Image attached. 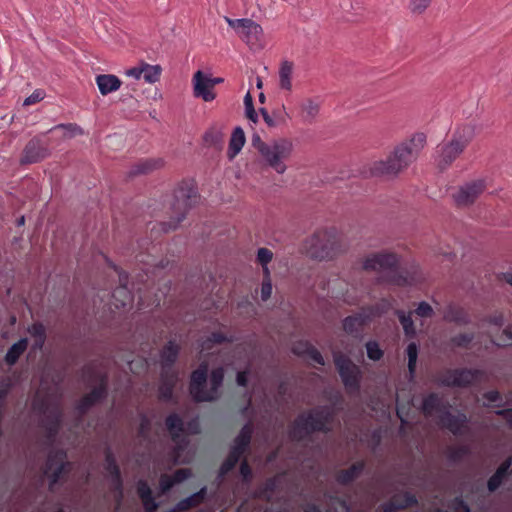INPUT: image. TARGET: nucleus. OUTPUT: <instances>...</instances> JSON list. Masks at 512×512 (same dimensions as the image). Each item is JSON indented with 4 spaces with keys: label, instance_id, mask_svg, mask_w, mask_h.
<instances>
[{
    "label": "nucleus",
    "instance_id": "nucleus-47",
    "mask_svg": "<svg viewBox=\"0 0 512 512\" xmlns=\"http://www.w3.org/2000/svg\"><path fill=\"white\" fill-rule=\"evenodd\" d=\"M415 313L420 318H430L433 315V309L428 303L421 302L416 308Z\"/></svg>",
    "mask_w": 512,
    "mask_h": 512
},
{
    "label": "nucleus",
    "instance_id": "nucleus-52",
    "mask_svg": "<svg viewBox=\"0 0 512 512\" xmlns=\"http://www.w3.org/2000/svg\"><path fill=\"white\" fill-rule=\"evenodd\" d=\"M272 293V285L269 279V275H266V279L262 283L261 287V299L266 301L270 298Z\"/></svg>",
    "mask_w": 512,
    "mask_h": 512
},
{
    "label": "nucleus",
    "instance_id": "nucleus-36",
    "mask_svg": "<svg viewBox=\"0 0 512 512\" xmlns=\"http://www.w3.org/2000/svg\"><path fill=\"white\" fill-rule=\"evenodd\" d=\"M57 129H62L65 131V136L67 137H74L76 135H81L83 134V129L78 126L77 124L75 123H67V124H64V123H61V124H58L56 126H54L53 128H51L49 131H47V133L53 131V130H57Z\"/></svg>",
    "mask_w": 512,
    "mask_h": 512
},
{
    "label": "nucleus",
    "instance_id": "nucleus-29",
    "mask_svg": "<svg viewBox=\"0 0 512 512\" xmlns=\"http://www.w3.org/2000/svg\"><path fill=\"white\" fill-rule=\"evenodd\" d=\"M203 141L205 145L221 150L224 143V134L221 130L212 127L205 132Z\"/></svg>",
    "mask_w": 512,
    "mask_h": 512
},
{
    "label": "nucleus",
    "instance_id": "nucleus-33",
    "mask_svg": "<svg viewBox=\"0 0 512 512\" xmlns=\"http://www.w3.org/2000/svg\"><path fill=\"white\" fill-rule=\"evenodd\" d=\"M241 456V454H237V452L230 449L227 458L220 466L218 478H223L225 475H227L236 466Z\"/></svg>",
    "mask_w": 512,
    "mask_h": 512
},
{
    "label": "nucleus",
    "instance_id": "nucleus-30",
    "mask_svg": "<svg viewBox=\"0 0 512 512\" xmlns=\"http://www.w3.org/2000/svg\"><path fill=\"white\" fill-rule=\"evenodd\" d=\"M233 341H234V338L232 336L228 337L221 332H213L206 339L202 340L200 346H201L202 350H210L215 345H220L224 342H233Z\"/></svg>",
    "mask_w": 512,
    "mask_h": 512
},
{
    "label": "nucleus",
    "instance_id": "nucleus-45",
    "mask_svg": "<svg viewBox=\"0 0 512 512\" xmlns=\"http://www.w3.org/2000/svg\"><path fill=\"white\" fill-rule=\"evenodd\" d=\"M439 405V399L435 395L428 396L423 402V410L425 414L431 415L433 410Z\"/></svg>",
    "mask_w": 512,
    "mask_h": 512
},
{
    "label": "nucleus",
    "instance_id": "nucleus-16",
    "mask_svg": "<svg viewBox=\"0 0 512 512\" xmlns=\"http://www.w3.org/2000/svg\"><path fill=\"white\" fill-rule=\"evenodd\" d=\"M165 427L171 437V440L179 447H181V444H187V440L183 436L185 432V423L180 415L177 413L169 414L165 419Z\"/></svg>",
    "mask_w": 512,
    "mask_h": 512
},
{
    "label": "nucleus",
    "instance_id": "nucleus-64",
    "mask_svg": "<svg viewBox=\"0 0 512 512\" xmlns=\"http://www.w3.org/2000/svg\"><path fill=\"white\" fill-rule=\"evenodd\" d=\"M207 495V488L202 487L198 492L194 493V496L196 497L197 502L199 505L204 502Z\"/></svg>",
    "mask_w": 512,
    "mask_h": 512
},
{
    "label": "nucleus",
    "instance_id": "nucleus-63",
    "mask_svg": "<svg viewBox=\"0 0 512 512\" xmlns=\"http://www.w3.org/2000/svg\"><path fill=\"white\" fill-rule=\"evenodd\" d=\"M259 111L262 114L263 119L268 126H270V127L276 126L275 120L269 115V113L267 112V110L265 108H260Z\"/></svg>",
    "mask_w": 512,
    "mask_h": 512
},
{
    "label": "nucleus",
    "instance_id": "nucleus-46",
    "mask_svg": "<svg viewBox=\"0 0 512 512\" xmlns=\"http://www.w3.org/2000/svg\"><path fill=\"white\" fill-rule=\"evenodd\" d=\"M45 97V92L41 89H36L31 95H29L27 98H25L23 105L29 106L36 104L43 100Z\"/></svg>",
    "mask_w": 512,
    "mask_h": 512
},
{
    "label": "nucleus",
    "instance_id": "nucleus-13",
    "mask_svg": "<svg viewBox=\"0 0 512 512\" xmlns=\"http://www.w3.org/2000/svg\"><path fill=\"white\" fill-rule=\"evenodd\" d=\"M334 359L345 386L348 388H356L360 375L358 367L353 364L350 359L339 353H335Z\"/></svg>",
    "mask_w": 512,
    "mask_h": 512
},
{
    "label": "nucleus",
    "instance_id": "nucleus-26",
    "mask_svg": "<svg viewBox=\"0 0 512 512\" xmlns=\"http://www.w3.org/2000/svg\"><path fill=\"white\" fill-rule=\"evenodd\" d=\"M319 112L320 103L315 100L307 99L300 105L299 116L303 122L311 123L319 115Z\"/></svg>",
    "mask_w": 512,
    "mask_h": 512
},
{
    "label": "nucleus",
    "instance_id": "nucleus-15",
    "mask_svg": "<svg viewBox=\"0 0 512 512\" xmlns=\"http://www.w3.org/2000/svg\"><path fill=\"white\" fill-rule=\"evenodd\" d=\"M96 378L99 380L98 386L86 394L77 405V410L81 415L106 396V376L99 372L96 374Z\"/></svg>",
    "mask_w": 512,
    "mask_h": 512
},
{
    "label": "nucleus",
    "instance_id": "nucleus-48",
    "mask_svg": "<svg viewBox=\"0 0 512 512\" xmlns=\"http://www.w3.org/2000/svg\"><path fill=\"white\" fill-rule=\"evenodd\" d=\"M432 0H411L410 6L414 13L424 12L430 5Z\"/></svg>",
    "mask_w": 512,
    "mask_h": 512
},
{
    "label": "nucleus",
    "instance_id": "nucleus-38",
    "mask_svg": "<svg viewBox=\"0 0 512 512\" xmlns=\"http://www.w3.org/2000/svg\"><path fill=\"white\" fill-rule=\"evenodd\" d=\"M199 503L196 500L194 494L190 495L187 498L180 500L172 509V512H184L191 508L198 506Z\"/></svg>",
    "mask_w": 512,
    "mask_h": 512
},
{
    "label": "nucleus",
    "instance_id": "nucleus-50",
    "mask_svg": "<svg viewBox=\"0 0 512 512\" xmlns=\"http://www.w3.org/2000/svg\"><path fill=\"white\" fill-rule=\"evenodd\" d=\"M191 471L187 468L178 469L174 472V474L171 476L173 478V481L175 484L181 483L184 480H186L188 477H190Z\"/></svg>",
    "mask_w": 512,
    "mask_h": 512
},
{
    "label": "nucleus",
    "instance_id": "nucleus-17",
    "mask_svg": "<svg viewBox=\"0 0 512 512\" xmlns=\"http://www.w3.org/2000/svg\"><path fill=\"white\" fill-rule=\"evenodd\" d=\"M193 95L197 98H202L205 102L213 101L216 94L213 92L212 86H210L209 77H207L202 71L198 70L193 75Z\"/></svg>",
    "mask_w": 512,
    "mask_h": 512
},
{
    "label": "nucleus",
    "instance_id": "nucleus-22",
    "mask_svg": "<svg viewBox=\"0 0 512 512\" xmlns=\"http://www.w3.org/2000/svg\"><path fill=\"white\" fill-rule=\"evenodd\" d=\"M253 434V426L252 424L246 423L239 434L234 439L233 445L231 446V450L237 452V454L243 455L250 446L251 439Z\"/></svg>",
    "mask_w": 512,
    "mask_h": 512
},
{
    "label": "nucleus",
    "instance_id": "nucleus-1",
    "mask_svg": "<svg viewBox=\"0 0 512 512\" xmlns=\"http://www.w3.org/2000/svg\"><path fill=\"white\" fill-rule=\"evenodd\" d=\"M426 144V136L416 133L395 147L386 160H378L370 164L372 176L396 175L407 168L417 157Z\"/></svg>",
    "mask_w": 512,
    "mask_h": 512
},
{
    "label": "nucleus",
    "instance_id": "nucleus-53",
    "mask_svg": "<svg viewBox=\"0 0 512 512\" xmlns=\"http://www.w3.org/2000/svg\"><path fill=\"white\" fill-rule=\"evenodd\" d=\"M306 353L309 359H311L312 361L319 365H324V359L322 355L315 348L308 346L306 349Z\"/></svg>",
    "mask_w": 512,
    "mask_h": 512
},
{
    "label": "nucleus",
    "instance_id": "nucleus-5",
    "mask_svg": "<svg viewBox=\"0 0 512 512\" xmlns=\"http://www.w3.org/2000/svg\"><path fill=\"white\" fill-rule=\"evenodd\" d=\"M198 195L193 187H180L174 192L171 203L170 221L162 223L164 232L175 230L186 217L187 212L196 204Z\"/></svg>",
    "mask_w": 512,
    "mask_h": 512
},
{
    "label": "nucleus",
    "instance_id": "nucleus-39",
    "mask_svg": "<svg viewBox=\"0 0 512 512\" xmlns=\"http://www.w3.org/2000/svg\"><path fill=\"white\" fill-rule=\"evenodd\" d=\"M273 253L268 248H259L257 252V261L262 265L265 275H269L267 264L272 260Z\"/></svg>",
    "mask_w": 512,
    "mask_h": 512
},
{
    "label": "nucleus",
    "instance_id": "nucleus-57",
    "mask_svg": "<svg viewBox=\"0 0 512 512\" xmlns=\"http://www.w3.org/2000/svg\"><path fill=\"white\" fill-rule=\"evenodd\" d=\"M145 512H156L158 509V503L155 501L153 495L142 500Z\"/></svg>",
    "mask_w": 512,
    "mask_h": 512
},
{
    "label": "nucleus",
    "instance_id": "nucleus-41",
    "mask_svg": "<svg viewBox=\"0 0 512 512\" xmlns=\"http://www.w3.org/2000/svg\"><path fill=\"white\" fill-rule=\"evenodd\" d=\"M365 320H366V317H363L362 315L347 317L344 320V324H343L344 329L347 332H353L358 327H360L364 323Z\"/></svg>",
    "mask_w": 512,
    "mask_h": 512
},
{
    "label": "nucleus",
    "instance_id": "nucleus-60",
    "mask_svg": "<svg viewBox=\"0 0 512 512\" xmlns=\"http://www.w3.org/2000/svg\"><path fill=\"white\" fill-rule=\"evenodd\" d=\"M143 73V63L140 66L132 67L126 70L125 74L129 77H133L135 79H140Z\"/></svg>",
    "mask_w": 512,
    "mask_h": 512
},
{
    "label": "nucleus",
    "instance_id": "nucleus-42",
    "mask_svg": "<svg viewBox=\"0 0 512 512\" xmlns=\"http://www.w3.org/2000/svg\"><path fill=\"white\" fill-rule=\"evenodd\" d=\"M407 355H408V368L410 374L414 373L417 356H418V348L415 343H410L407 347Z\"/></svg>",
    "mask_w": 512,
    "mask_h": 512
},
{
    "label": "nucleus",
    "instance_id": "nucleus-4",
    "mask_svg": "<svg viewBox=\"0 0 512 512\" xmlns=\"http://www.w3.org/2000/svg\"><path fill=\"white\" fill-rule=\"evenodd\" d=\"M475 135L474 127L467 125L456 130L451 140L437 148L436 160L439 166H448L464 151Z\"/></svg>",
    "mask_w": 512,
    "mask_h": 512
},
{
    "label": "nucleus",
    "instance_id": "nucleus-59",
    "mask_svg": "<svg viewBox=\"0 0 512 512\" xmlns=\"http://www.w3.org/2000/svg\"><path fill=\"white\" fill-rule=\"evenodd\" d=\"M187 430L190 434L196 435L200 433V423L198 417L190 420L187 423Z\"/></svg>",
    "mask_w": 512,
    "mask_h": 512
},
{
    "label": "nucleus",
    "instance_id": "nucleus-28",
    "mask_svg": "<svg viewBox=\"0 0 512 512\" xmlns=\"http://www.w3.org/2000/svg\"><path fill=\"white\" fill-rule=\"evenodd\" d=\"M28 347V339L21 338L16 343H14L7 351L5 355V362L12 366L14 365L20 356L25 352Z\"/></svg>",
    "mask_w": 512,
    "mask_h": 512
},
{
    "label": "nucleus",
    "instance_id": "nucleus-20",
    "mask_svg": "<svg viewBox=\"0 0 512 512\" xmlns=\"http://www.w3.org/2000/svg\"><path fill=\"white\" fill-rule=\"evenodd\" d=\"M178 376L176 372L168 370L161 371V383L159 386V399L162 401H170L173 395V389L177 383Z\"/></svg>",
    "mask_w": 512,
    "mask_h": 512
},
{
    "label": "nucleus",
    "instance_id": "nucleus-56",
    "mask_svg": "<svg viewBox=\"0 0 512 512\" xmlns=\"http://www.w3.org/2000/svg\"><path fill=\"white\" fill-rule=\"evenodd\" d=\"M251 145L259 153L260 151H263V149L268 145V143L263 142L260 135L254 133L251 137Z\"/></svg>",
    "mask_w": 512,
    "mask_h": 512
},
{
    "label": "nucleus",
    "instance_id": "nucleus-6",
    "mask_svg": "<svg viewBox=\"0 0 512 512\" xmlns=\"http://www.w3.org/2000/svg\"><path fill=\"white\" fill-rule=\"evenodd\" d=\"M33 409L41 414V425L46 430L48 438H54L58 433L62 416L59 402L41 397L37 393L33 401Z\"/></svg>",
    "mask_w": 512,
    "mask_h": 512
},
{
    "label": "nucleus",
    "instance_id": "nucleus-7",
    "mask_svg": "<svg viewBox=\"0 0 512 512\" xmlns=\"http://www.w3.org/2000/svg\"><path fill=\"white\" fill-rule=\"evenodd\" d=\"M45 134H38L26 143L19 158L20 165L39 163L51 155L48 142L44 140Z\"/></svg>",
    "mask_w": 512,
    "mask_h": 512
},
{
    "label": "nucleus",
    "instance_id": "nucleus-18",
    "mask_svg": "<svg viewBox=\"0 0 512 512\" xmlns=\"http://www.w3.org/2000/svg\"><path fill=\"white\" fill-rule=\"evenodd\" d=\"M164 161L160 158L142 159L133 164L128 171L129 177L146 175L163 167Z\"/></svg>",
    "mask_w": 512,
    "mask_h": 512
},
{
    "label": "nucleus",
    "instance_id": "nucleus-21",
    "mask_svg": "<svg viewBox=\"0 0 512 512\" xmlns=\"http://www.w3.org/2000/svg\"><path fill=\"white\" fill-rule=\"evenodd\" d=\"M478 374L471 370H455L449 373L443 382L446 385L465 386L477 380Z\"/></svg>",
    "mask_w": 512,
    "mask_h": 512
},
{
    "label": "nucleus",
    "instance_id": "nucleus-55",
    "mask_svg": "<svg viewBox=\"0 0 512 512\" xmlns=\"http://www.w3.org/2000/svg\"><path fill=\"white\" fill-rule=\"evenodd\" d=\"M175 485L173 478L168 475H162L160 478V489L162 493L168 492Z\"/></svg>",
    "mask_w": 512,
    "mask_h": 512
},
{
    "label": "nucleus",
    "instance_id": "nucleus-34",
    "mask_svg": "<svg viewBox=\"0 0 512 512\" xmlns=\"http://www.w3.org/2000/svg\"><path fill=\"white\" fill-rule=\"evenodd\" d=\"M162 68L160 65H149L143 63L142 76L147 83H156L160 79Z\"/></svg>",
    "mask_w": 512,
    "mask_h": 512
},
{
    "label": "nucleus",
    "instance_id": "nucleus-3",
    "mask_svg": "<svg viewBox=\"0 0 512 512\" xmlns=\"http://www.w3.org/2000/svg\"><path fill=\"white\" fill-rule=\"evenodd\" d=\"M340 244V235L335 228L321 229L305 240L303 251L310 258L324 260L333 257Z\"/></svg>",
    "mask_w": 512,
    "mask_h": 512
},
{
    "label": "nucleus",
    "instance_id": "nucleus-49",
    "mask_svg": "<svg viewBox=\"0 0 512 512\" xmlns=\"http://www.w3.org/2000/svg\"><path fill=\"white\" fill-rule=\"evenodd\" d=\"M137 493L141 500L152 496V491L147 482L140 480L137 484Z\"/></svg>",
    "mask_w": 512,
    "mask_h": 512
},
{
    "label": "nucleus",
    "instance_id": "nucleus-58",
    "mask_svg": "<svg viewBox=\"0 0 512 512\" xmlns=\"http://www.w3.org/2000/svg\"><path fill=\"white\" fill-rule=\"evenodd\" d=\"M504 338L499 340L496 344L499 346L511 345L512 344V325L508 326L503 331Z\"/></svg>",
    "mask_w": 512,
    "mask_h": 512
},
{
    "label": "nucleus",
    "instance_id": "nucleus-23",
    "mask_svg": "<svg viewBox=\"0 0 512 512\" xmlns=\"http://www.w3.org/2000/svg\"><path fill=\"white\" fill-rule=\"evenodd\" d=\"M96 84L103 96L117 91L121 87V80L113 74H100L96 76Z\"/></svg>",
    "mask_w": 512,
    "mask_h": 512
},
{
    "label": "nucleus",
    "instance_id": "nucleus-32",
    "mask_svg": "<svg viewBox=\"0 0 512 512\" xmlns=\"http://www.w3.org/2000/svg\"><path fill=\"white\" fill-rule=\"evenodd\" d=\"M510 466L511 460L508 459L498 468L496 473L489 479L488 488L490 491H494L500 486Z\"/></svg>",
    "mask_w": 512,
    "mask_h": 512
},
{
    "label": "nucleus",
    "instance_id": "nucleus-27",
    "mask_svg": "<svg viewBox=\"0 0 512 512\" xmlns=\"http://www.w3.org/2000/svg\"><path fill=\"white\" fill-rule=\"evenodd\" d=\"M441 423L454 434H458L462 433L463 428L466 425V417L463 414L453 416L447 413L441 418Z\"/></svg>",
    "mask_w": 512,
    "mask_h": 512
},
{
    "label": "nucleus",
    "instance_id": "nucleus-9",
    "mask_svg": "<svg viewBox=\"0 0 512 512\" xmlns=\"http://www.w3.org/2000/svg\"><path fill=\"white\" fill-rule=\"evenodd\" d=\"M229 25L233 27L238 36L245 41L251 48L260 46L262 28L251 19H227Z\"/></svg>",
    "mask_w": 512,
    "mask_h": 512
},
{
    "label": "nucleus",
    "instance_id": "nucleus-43",
    "mask_svg": "<svg viewBox=\"0 0 512 512\" xmlns=\"http://www.w3.org/2000/svg\"><path fill=\"white\" fill-rule=\"evenodd\" d=\"M399 320L403 326V329L407 335H414L415 330L413 328V321L411 314H405L404 312H398Z\"/></svg>",
    "mask_w": 512,
    "mask_h": 512
},
{
    "label": "nucleus",
    "instance_id": "nucleus-19",
    "mask_svg": "<svg viewBox=\"0 0 512 512\" xmlns=\"http://www.w3.org/2000/svg\"><path fill=\"white\" fill-rule=\"evenodd\" d=\"M105 469L110 474L114 490L122 497V479L119 466L116 459L109 448L105 451Z\"/></svg>",
    "mask_w": 512,
    "mask_h": 512
},
{
    "label": "nucleus",
    "instance_id": "nucleus-61",
    "mask_svg": "<svg viewBox=\"0 0 512 512\" xmlns=\"http://www.w3.org/2000/svg\"><path fill=\"white\" fill-rule=\"evenodd\" d=\"M359 468L356 466H353L351 469L345 471L340 475V480L342 482H348L358 473Z\"/></svg>",
    "mask_w": 512,
    "mask_h": 512
},
{
    "label": "nucleus",
    "instance_id": "nucleus-62",
    "mask_svg": "<svg viewBox=\"0 0 512 512\" xmlns=\"http://www.w3.org/2000/svg\"><path fill=\"white\" fill-rule=\"evenodd\" d=\"M236 382L241 387H246L248 384V371H240L236 375Z\"/></svg>",
    "mask_w": 512,
    "mask_h": 512
},
{
    "label": "nucleus",
    "instance_id": "nucleus-12",
    "mask_svg": "<svg viewBox=\"0 0 512 512\" xmlns=\"http://www.w3.org/2000/svg\"><path fill=\"white\" fill-rule=\"evenodd\" d=\"M287 152V147L285 142H272L269 143L263 151H260L259 154L263 158V160L276 172L282 174L286 170V165L282 161Z\"/></svg>",
    "mask_w": 512,
    "mask_h": 512
},
{
    "label": "nucleus",
    "instance_id": "nucleus-25",
    "mask_svg": "<svg viewBox=\"0 0 512 512\" xmlns=\"http://www.w3.org/2000/svg\"><path fill=\"white\" fill-rule=\"evenodd\" d=\"M179 353V347L174 344L172 341H169L167 345L164 346L161 352V366L162 372L164 370H168L169 372H174L172 369L173 364L177 360Z\"/></svg>",
    "mask_w": 512,
    "mask_h": 512
},
{
    "label": "nucleus",
    "instance_id": "nucleus-44",
    "mask_svg": "<svg viewBox=\"0 0 512 512\" xmlns=\"http://www.w3.org/2000/svg\"><path fill=\"white\" fill-rule=\"evenodd\" d=\"M366 349L368 357L372 360H379L383 355L382 350L376 342H368L366 344Z\"/></svg>",
    "mask_w": 512,
    "mask_h": 512
},
{
    "label": "nucleus",
    "instance_id": "nucleus-11",
    "mask_svg": "<svg viewBox=\"0 0 512 512\" xmlns=\"http://www.w3.org/2000/svg\"><path fill=\"white\" fill-rule=\"evenodd\" d=\"M398 264V257L389 252L373 253L365 257L362 267L369 271L393 272Z\"/></svg>",
    "mask_w": 512,
    "mask_h": 512
},
{
    "label": "nucleus",
    "instance_id": "nucleus-24",
    "mask_svg": "<svg viewBox=\"0 0 512 512\" xmlns=\"http://www.w3.org/2000/svg\"><path fill=\"white\" fill-rule=\"evenodd\" d=\"M245 133L241 127L234 128L229 141L227 156L232 160L240 153L245 144Z\"/></svg>",
    "mask_w": 512,
    "mask_h": 512
},
{
    "label": "nucleus",
    "instance_id": "nucleus-10",
    "mask_svg": "<svg viewBox=\"0 0 512 512\" xmlns=\"http://www.w3.org/2000/svg\"><path fill=\"white\" fill-rule=\"evenodd\" d=\"M66 457V452L63 450L51 451L48 455L44 467V475L50 478V490H53V486L59 481L61 475L66 471V467L69 465V463L66 462Z\"/></svg>",
    "mask_w": 512,
    "mask_h": 512
},
{
    "label": "nucleus",
    "instance_id": "nucleus-31",
    "mask_svg": "<svg viewBox=\"0 0 512 512\" xmlns=\"http://www.w3.org/2000/svg\"><path fill=\"white\" fill-rule=\"evenodd\" d=\"M444 318L450 322L466 323L468 315L465 310L456 305H449L444 313Z\"/></svg>",
    "mask_w": 512,
    "mask_h": 512
},
{
    "label": "nucleus",
    "instance_id": "nucleus-8",
    "mask_svg": "<svg viewBox=\"0 0 512 512\" xmlns=\"http://www.w3.org/2000/svg\"><path fill=\"white\" fill-rule=\"evenodd\" d=\"M332 419V411L330 408H322L315 410L308 415H302L296 423L295 429L305 432L323 431L328 429V425Z\"/></svg>",
    "mask_w": 512,
    "mask_h": 512
},
{
    "label": "nucleus",
    "instance_id": "nucleus-40",
    "mask_svg": "<svg viewBox=\"0 0 512 512\" xmlns=\"http://www.w3.org/2000/svg\"><path fill=\"white\" fill-rule=\"evenodd\" d=\"M245 115L246 117L256 123L258 121V115L254 109L253 98L250 92H247L244 97Z\"/></svg>",
    "mask_w": 512,
    "mask_h": 512
},
{
    "label": "nucleus",
    "instance_id": "nucleus-54",
    "mask_svg": "<svg viewBox=\"0 0 512 512\" xmlns=\"http://www.w3.org/2000/svg\"><path fill=\"white\" fill-rule=\"evenodd\" d=\"M280 86L283 89H288V62L284 61L280 69Z\"/></svg>",
    "mask_w": 512,
    "mask_h": 512
},
{
    "label": "nucleus",
    "instance_id": "nucleus-51",
    "mask_svg": "<svg viewBox=\"0 0 512 512\" xmlns=\"http://www.w3.org/2000/svg\"><path fill=\"white\" fill-rule=\"evenodd\" d=\"M240 474L244 482H249L252 478V470L247 460H243L240 464Z\"/></svg>",
    "mask_w": 512,
    "mask_h": 512
},
{
    "label": "nucleus",
    "instance_id": "nucleus-2",
    "mask_svg": "<svg viewBox=\"0 0 512 512\" xmlns=\"http://www.w3.org/2000/svg\"><path fill=\"white\" fill-rule=\"evenodd\" d=\"M208 367L201 364L191 374L189 383V393L193 400L197 403L213 402L220 396L219 389L224 380V369L222 367L215 368L211 371L209 377L210 388L206 389Z\"/></svg>",
    "mask_w": 512,
    "mask_h": 512
},
{
    "label": "nucleus",
    "instance_id": "nucleus-37",
    "mask_svg": "<svg viewBox=\"0 0 512 512\" xmlns=\"http://www.w3.org/2000/svg\"><path fill=\"white\" fill-rule=\"evenodd\" d=\"M150 430H151V421L145 414L140 415V425L138 429V436L143 441H150Z\"/></svg>",
    "mask_w": 512,
    "mask_h": 512
},
{
    "label": "nucleus",
    "instance_id": "nucleus-14",
    "mask_svg": "<svg viewBox=\"0 0 512 512\" xmlns=\"http://www.w3.org/2000/svg\"><path fill=\"white\" fill-rule=\"evenodd\" d=\"M486 189L484 180H474L461 186L453 195L455 202L460 206L472 204Z\"/></svg>",
    "mask_w": 512,
    "mask_h": 512
},
{
    "label": "nucleus",
    "instance_id": "nucleus-35",
    "mask_svg": "<svg viewBox=\"0 0 512 512\" xmlns=\"http://www.w3.org/2000/svg\"><path fill=\"white\" fill-rule=\"evenodd\" d=\"M28 332L35 338V348H42L45 342V327L41 323H34L29 327Z\"/></svg>",
    "mask_w": 512,
    "mask_h": 512
}]
</instances>
